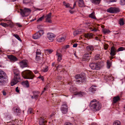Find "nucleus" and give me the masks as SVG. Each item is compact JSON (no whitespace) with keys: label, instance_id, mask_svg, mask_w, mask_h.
<instances>
[{"label":"nucleus","instance_id":"dca6fc26","mask_svg":"<svg viewBox=\"0 0 125 125\" xmlns=\"http://www.w3.org/2000/svg\"><path fill=\"white\" fill-rule=\"evenodd\" d=\"M97 87L96 85H93L90 87L89 90V92L91 93H94L97 90L95 88Z\"/></svg>","mask_w":125,"mask_h":125},{"label":"nucleus","instance_id":"e2e57ef3","mask_svg":"<svg viewBox=\"0 0 125 125\" xmlns=\"http://www.w3.org/2000/svg\"><path fill=\"white\" fill-rule=\"evenodd\" d=\"M70 45H66L64 48L65 49H67L69 48Z\"/></svg>","mask_w":125,"mask_h":125},{"label":"nucleus","instance_id":"0eeeda50","mask_svg":"<svg viewBox=\"0 0 125 125\" xmlns=\"http://www.w3.org/2000/svg\"><path fill=\"white\" fill-rule=\"evenodd\" d=\"M60 109L62 112L64 114H66L68 111V105L66 103H63Z\"/></svg>","mask_w":125,"mask_h":125},{"label":"nucleus","instance_id":"f8f14e48","mask_svg":"<svg viewBox=\"0 0 125 125\" xmlns=\"http://www.w3.org/2000/svg\"><path fill=\"white\" fill-rule=\"evenodd\" d=\"M28 61L26 60H23L19 62L21 67L22 68L27 67Z\"/></svg>","mask_w":125,"mask_h":125},{"label":"nucleus","instance_id":"412c9836","mask_svg":"<svg viewBox=\"0 0 125 125\" xmlns=\"http://www.w3.org/2000/svg\"><path fill=\"white\" fill-rule=\"evenodd\" d=\"M83 33L81 29H79L73 32V35L74 36L77 35L82 34Z\"/></svg>","mask_w":125,"mask_h":125},{"label":"nucleus","instance_id":"49530a36","mask_svg":"<svg viewBox=\"0 0 125 125\" xmlns=\"http://www.w3.org/2000/svg\"><path fill=\"white\" fill-rule=\"evenodd\" d=\"M40 60V56L38 55H36V60L37 62H38Z\"/></svg>","mask_w":125,"mask_h":125},{"label":"nucleus","instance_id":"5fc2aeb1","mask_svg":"<svg viewBox=\"0 0 125 125\" xmlns=\"http://www.w3.org/2000/svg\"><path fill=\"white\" fill-rule=\"evenodd\" d=\"M64 125H73V124L70 122H66L64 124Z\"/></svg>","mask_w":125,"mask_h":125},{"label":"nucleus","instance_id":"f257e3e1","mask_svg":"<svg viewBox=\"0 0 125 125\" xmlns=\"http://www.w3.org/2000/svg\"><path fill=\"white\" fill-rule=\"evenodd\" d=\"M102 106L101 103L95 99L91 101L89 104L90 109L94 112L99 111L102 107Z\"/></svg>","mask_w":125,"mask_h":125},{"label":"nucleus","instance_id":"a19ab883","mask_svg":"<svg viewBox=\"0 0 125 125\" xmlns=\"http://www.w3.org/2000/svg\"><path fill=\"white\" fill-rule=\"evenodd\" d=\"M125 50V48L123 47H121L119 48L117 50V52H118L119 51H123Z\"/></svg>","mask_w":125,"mask_h":125},{"label":"nucleus","instance_id":"4468645a","mask_svg":"<svg viewBox=\"0 0 125 125\" xmlns=\"http://www.w3.org/2000/svg\"><path fill=\"white\" fill-rule=\"evenodd\" d=\"M86 94V93L84 92L76 91L74 95H77L79 97H82L85 95Z\"/></svg>","mask_w":125,"mask_h":125},{"label":"nucleus","instance_id":"473e14b6","mask_svg":"<svg viewBox=\"0 0 125 125\" xmlns=\"http://www.w3.org/2000/svg\"><path fill=\"white\" fill-rule=\"evenodd\" d=\"M114 8L111 7L107 10V11L110 13H114Z\"/></svg>","mask_w":125,"mask_h":125},{"label":"nucleus","instance_id":"aec40b11","mask_svg":"<svg viewBox=\"0 0 125 125\" xmlns=\"http://www.w3.org/2000/svg\"><path fill=\"white\" fill-rule=\"evenodd\" d=\"M78 5L79 6L81 7H85L84 3L83 0H78Z\"/></svg>","mask_w":125,"mask_h":125},{"label":"nucleus","instance_id":"6ab92c4d","mask_svg":"<svg viewBox=\"0 0 125 125\" xmlns=\"http://www.w3.org/2000/svg\"><path fill=\"white\" fill-rule=\"evenodd\" d=\"M13 110L18 115H19L21 113L20 109L18 107H14L13 108Z\"/></svg>","mask_w":125,"mask_h":125},{"label":"nucleus","instance_id":"cd10ccee","mask_svg":"<svg viewBox=\"0 0 125 125\" xmlns=\"http://www.w3.org/2000/svg\"><path fill=\"white\" fill-rule=\"evenodd\" d=\"M89 17L92 19L95 20L97 19V18L95 16V13L94 12H92V13L90 14L89 15Z\"/></svg>","mask_w":125,"mask_h":125},{"label":"nucleus","instance_id":"2eb2a0df","mask_svg":"<svg viewBox=\"0 0 125 125\" xmlns=\"http://www.w3.org/2000/svg\"><path fill=\"white\" fill-rule=\"evenodd\" d=\"M121 99L119 95L115 96L113 97L112 101V104H114L117 103Z\"/></svg>","mask_w":125,"mask_h":125},{"label":"nucleus","instance_id":"c03bdc74","mask_svg":"<svg viewBox=\"0 0 125 125\" xmlns=\"http://www.w3.org/2000/svg\"><path fill=\"white\" fill-rule=\"evenodd\" d=\"M104 48L105 50H107L109 47V45L106 43L104 45Z\"/></svg>","mask_w":125,"mask_h":125},{"label":"nucleus","instance_id":"de8ad7c7","mask_svg":"<svg viewBox=\"0 0 125 125\" xmlns=\"http://www.w3.org/2000/svg\"><path fill=\"white\" fill-rule=\"evenodd\" d=\"M44 15L42 17L39 18L37 20V21L39 22L40 21H42V20L44 18Z\"/></svg>","mask_w":125,"mask_h":125},{"label":"nucleus","instance_id":"ddd939ff","mask_svg":"<svg viewBox=\"0 0 125 125\" xmlns=\"http://www.w3.org/2000/svg\"><path fill=\"white\" fill-rule=\"evenodd\" d=\"M55 35L52 33H47V38L50 41V42L53 41L54 39Z\"/></svg>","mask_w":125,"mask_h":125},{"label":"nucleus","instance_id":"5701e85b","mask_svg":"<svg viewBox=\"0 0 125 125\" xmlns=\"http://www.w3.org/2000/svg\"><path fill=\"white\" fill-rule=\"evenodd\" d=\"M39 92L38 91H33V96L34 97V98L36 100H37L39 96L38 94H39Z\"/></svg>","mask_w":125,"mask_h":125},{"label":"nucleus","instance_id":"f704fd0d","mask_svg":"<svg viewBox=\"0 0 125 125\" xmlns=\"http://www.w3.org/2000/svg\"><path fill=\"white\" fill-rule=\"evenodd\" d=\"M120 10L119 8L116 7L114 8V13H119L120 12Z\"/></svg>","mask_w":125,"mask_h":125},{"label":"nucleus","instance_id":"a18cd8bd","mask_svg":"<svg viewBox=\"0 0 125 125\" xmlns=\"http://www.w3.org/2000/svg\"><path fill=\"white\" fill-rule=\"evenodd\" d=\"M120 3L121 5H125V0H120Z\"/></svg>","mask_w":125,"mask_h":125},{"label":"nucleus","instance_id":"338daca9","mask_svg":"<svg viewBox=\"0 0 125 125\" xmlns=\"http://www.w3.org/2000/svg\"><path fill=\"white\" fill-rule=\"evenodd\" d=\"M78 45V44L77 43H75L73 45V47H77V45Z\"/></svg>","mask_w":125,"mask_h":125},{"label":"nucleus","instance_id":"1a4fd4ad","mask_svg":"<svg viewBox=\"0 0 125 125\" xmlns=\"http://www.w3.org/2000/svg\"><path fill=\"white\" fill-rule=\"evenodd\" d=\"M92 53L91 52H88L85 53L83 56L82 60L84 61L89 60L90 59Z\"/></svg>","mask_w":125,"mask_h":125},{"label":"nucleus","instance_id":"423d86ee","mask_svg":"<svg viewBox=\"0 0 125 125\" xmlns=\"http://www.w3.org/2000/svg\"><path fill=\"white\" fill-rule=\"evenodd\" d=\"M21 81V78L20 74L17 75H14L13 79L11 81V84L13 86L16 84Z\"/></svg>","mask_w":125,"mask_h":125},{"label":"nucleus","instance_id":"b1692460","mask_svg":"<svg viewBox=\"0 0 125 125\" xmlns=\"http://www.w3.org/2000/svg\"><path fill=\"white\" fill-rule=\"evenodd\" d=\"M8 58L11 60L13 61H15L17 60V59L16 57L12 55H9Z\"/></svg>","mask_w":125,"mask_h":125},{"label":"nucleus","instance_id":"a878e982","mask_svg":"<svg viewBox=\"0 0 125 125\" xmlns=\"http://www.w3.org/2000/svg\"><path fill=\"white\" fill-rule=\"evenodd\" d=\"M56 55L58 56L57 61L58 62H60V61L62 60V55L61 53H58L56 54Z\"/></svg>","mask_w":125,"mask_h":125},{"label":"nucleus","instance_id":"9b49d317","mask_svg":"<svg viewBox=\"0 0 125 125\" xmlns=\"http://www.w3.org/2000/svg\"><path fill=\"white\" fill-rule=\"evenodd\" d=\"M117 50L116 48L114 46V45L113 44V46L111 47L110 54L111 56H114L116 53Z\"/></svg>","mask_w":125,"mask_h":125},{"label":"nucleus","instance_id":"20e7f679","mask_svg":"<svg viewBox=\"0 0 125 125\" xmlns=\"http://www.w3.org/2000/svg\"><path fill=\"white\" fill-rule=\"evenodd\" d=\"M20 14L23 17L27 16L31 12V10L29 9L25 8L23 9H20Z\"/></svg>","mask_w":125,"mask_h":125},{"label":"nucleus","instance_id":"58836bf2","mask_svg":"<svg viewBox=\"0 0 125 125\" xmlns=\"http://www.w3.org/2000/svg\"><path fill=\"white\" fill-rule=\"evenodd\" d=\"M102 31L104 34L108 33L110 32V31L109 30L105 29H104L102 30Z\"/></svg>","mask_w":125,"mask_h":125},{"label":"nucleus","instance_id":"e433bc0d","mask_svg":"<svg viewBox=\"0 0 125 125\" xmlns=\"http://www.w3.org/2000/svg\"><path fill=\"white\" fill-rule=\"evenodd\" d=\"M121 122L119 121H115L113 123V125H121Z\"/></svg>","mask_w":125,"mask_h":125},{"label":"nucleus","instance_id":"39448f33","mask_svg":"<svg viewBox=\"0 0 125 125\" xmlns=\"http://www.w3.org/2000/svg\"><path fill=\"white\" fill-rule=\"evenodd\" d=\"M7 76L6 73L3 71H0V84H3L5 82L4 79H7Z\"/></svg>","mask_w":125,"mask_h":125},{"label":"nucleus","instance_id":"a211bd4d","mask_svg":"<svg viewBox=\"0 0 125 125\" xmlns=\"http://www.w3.org/2000/svg\"><path fill=\"white\" fill-rule=\"evenodd\" d=\"M85 37L88 39H92L93 38V34L92 33H87L85 34L84 35Z\"/></svg>","mask_w":125,"mask_h":125},{"label":"nucleus","instance_id":"ea45409f","mask_svg":"<svg viewBox=\"0 0 125 125\" xmlns=\"http://www.w3.org/2000/svg\"><path fill=\"white\" fill-rule=\"evenodd\" d=\"M100 58V55L99 54H97L95 55V59L96 60H98Z\"/></svg>","mask_w":125,"mask_h":125},{"label":"nucleus","instance_id":"72a5a7b5","mask_svg":"<svg viewBox=\"0 0 125 125\" xmlns=\"http://www.w3.org/2000/svg\"><path fill=\"white\" fill-rule=\"evenodd\" d=\"M107 68L109 69L112 65V62L109 60H108L107 61Z\"/></svg>","mask_w":125,"mask_h":125},{"label":"nucleus","instance_id":"8fccbe9b","mask_svg":"<svg viewBox=\"0 0 125 125\" xmlns=\"http://www.w3.org/2000/svg\"><path fill=\"white\" fill-rule=\"evenodd\" d=\"M0 25L4 27L8 26V24L5 23H0Z\"/></svg>","mask_w":125,"mask_h":125},{"label":"nucleus","instance_id":"79ce46f5","mask_svg":"<svg viewBox=\"0 0 125 125\" xmlns=\"http://www.w3.org/2000/svg\"><path fill=\"white\" fill-rule=\"evenodd\" d=\"M13 36H14L17 39L19 40L21 42V40L19 36L17 34H14L13 35Z\"/></svg>","mask_w":125,"mask_h":125},{"label":"nucleus","instance_id":"4d7b16f0","mask_svg":"<svg viewBox=\"0 0 125 125\" xmlns=\"http://www.w3.org/2000/svg\"><path fill=\"white\" fill-rule=\"evenodd\" d=\"M38 78L39 79H41L42 81H43L44 80V78L43 77V76H42L41 75H40L38 77Z\"/></svg>","mask_w":125,"mask_h":125},{"label":"nucleus","instance_id":"f3484780","mask_svg":"<svg viewBox=\"0 0 125 125\" xmlns=\"http://www.w3.org/2000/svg\"><path fill=\"white\" fill-rule=\"evenodd\" d=\"M69 90L70 92L71 93L73 94L74 95H75V93L76 92V91L75 92V91L77 90V88L74 86L71 85L70 87Z\"/></svg>","mask_w":125,"mask_h":125},{"label":"nucleus","instance_id":"6e6d98bb","mask_svg":"<svg viewBox=\"0 0 125 125\" xmlns=\"http://www.w3.org/2000/svg\"><path fill=\"white\" fill-rule=\"evenodd\" d=\"M47 52H48L49 54H51L53 51V50L52 49H47Z\"/></svg>","mask_w":125,"mask_h":125},{"label":"nucleus","instance_id":"7c9ffc66","mask_svg":"<svg viewBox=\"0 0 125 125\" xmlns=\"http://www.w3.org/2000/svg\"><path fill=\"white\" fill-rule=\"evenodd\" d=\"M21 84L23 85H25L27 87H29V82L27 80L21 83Z\"/></svg>","mask_w":125,"mask_h":125},{"label":"nucleus","instance_id":"0e129e2a","mask_svg":"<svg viewBox=\"0 0 125 125\" xmlns=\"http://www.w3.org/2000/svg\"><path fill=\"white\" fill-rule=\"evenodd\" d=\"M17 93H19V90L18 89V87H17L15 89Z\"/></svg>","mask_w":125,"mask_h":125},{"label":"nucleus","instance_id":"13d9d810","mask_svg":"<svg viewBox=\"0 0 125 125\" xmlns=\"http://www.w3.org/2000/svg\"><path fill=\"white\" fill-rule=\"evenodd\" d=\"M33 2L31 1H29V3H28L27 4H29L31 5H33Z\"/></svg>","mask_w":125,"mask_h":125},{"label":"nucleus","instance_id":"37998d69","mask_svg":"<svg viewBox=\"0 0 125 125\" xmlns=\"http://www.w3.org/2000/svg\"><path fill=\"white\" fill-rule=\"evenodd\" d=\"M41 50L39 49H38L37 50L36 52V55H41Z\"/></svg>","mask_w":125,"mask_h":125},{"label":"nucleus","instance_id":"3c124183","mask_svg":"<svg viewBox=\"0 0 125 125\" xmlns=\"http://www.w3.org/2000/svg\"><path fill=\"white\" fill-rule=\"evenodd\" d=\"M30 0H23V3L26 4H28L29 3V1Z\"/></svg>","mask_w":125,"mask_h":125},{"label":"nucleus","instance_id":"864d4df0","mask_svg":"<svg viewBox=\"0 0 125 125\" xmlns=\"http://www.w3.org/2000/svg\"><path fill=\"white\" fill-rule=\"evenodd\" d=\"M7 24H8V26H10V27H11L12 26V23L10 21H9L8 22Z\"/></svg>","mask_w":125,"mask_h":125},{"label":"nucleus","instance_id":"4be33fe9","mask_svg":"<svg viewBox=\"0 0 125 125\" xmlns=\"http://www.w3.org/2000/svg\"><path fill=\"white\" fill-rule=\"evenodd\" d=\"M39 124L40 125H46L47 122L46 120H45L44 119L41 118L39 121Z\"/></svg>","mask_w":125,"mask_h":125},{"label":"nucleus","instance_id":"680f3d73","mask_svg":"<svg viewBox=\"0 0 125 125\" xmlns=\"http://www.w3.org/2000/svg\"><path fill=\"white\" fill-rule=\"evenodd\" d=\"M16 25L20 27H22V26L21 24H19V23H17L16 24Z\"/></svg>","mask_w":125,"mask_h":125},{"label":"nucleus","instance_id":"6e6552de","mask_svg":"<svg viewBox=\"0 0 125 125\" xmlns=\"http://www.w3.org/2000/svg\"><path fill=\"white\" fill-rule=\"evenodd\" d=\"M44 33V32L43 30H40L33 35L32 38L33 39H39L43 34Z\"/></svg>","mask_w":125,"mask_h":125},{"label":"nucleus","instance_id":"052dcab7","mask_svg":"<svg viewBox=\"0 0 125 125\" xmlns=\"http://www.w3.org/2000/svg\"><path fill=\"white\" fill-rule=\"evenodd\" d=\"M62 67V65H61L59 64L57 66H56V69H57L59 68H60Z\"/></svg>","mask_w":125,"mask_h":125},{"label":"nucleus","instance_id":"774afa93","mask_svg":"<svg viewBox=\"0 0 125 125\" xmlns=\"http://www.w3.org/2000/svg\"><path fill=\"white\" fill-rule=\"evenodd\" d=\"M69 12L71 14H72L75 11H72L71 10H69Z\"/></svg>","mask_w":125,"mask_h":125},{"label":"nucleus","instance_id":"c9c22d12","mask_svg":"<svg viewBox=\"0 0 125 125\" xmlns=\"http://www.w3.org/2000/svg\"><path fill=\"white\" fill-rule=\"evenodd\" d=\"M13 72L14 75H17L20 74V72L17 69H14Z\"/></svg>","mask_w":125,"mask_h":125},{"label":"nucleus","instance_id":"bb28decb","mask_svg":"<svg viewBox=\"0 0 125 125\" xmlns=\"http://www.w3.org/2000/svg\"><path fill=\"white\" fill-rule=\"evenodd\" d=\"M94 47L92 45L87 46L86 47V49L88 51H93L94 50Z\"/></svg>","mask_w":125,"mask_h":125},{"label":"nucleus","instance_id":"c756f323","mask_svg":"<svg viewBox=\"0 0 125 125\" xmlns=\"http://www.w3.org/2000/svg\"><path fill=\"white\" fill-rule=\"evenodd\" d=\"M56 114L55 112H54L51 114L48 117V118L50 119H52L55 118V115Z\"/></svg>","mask_w":125,"mask_h":125},{"label":"nucleus","instance_id":"4c0bfd02","mask_svg":"<svg viewBox=\"0 0 125 125\" xmlns=\"http://www.w3.org/2000/svg\"><path fill=\"white\" fill-rule=\"evenodd\" d=\"M119 24L121 26L123 25L124 24V19L123 18H120L119 19Z\"/></svg>","mask_w":125,"mask_h":125},{"label":"nucleus","instance_id":"393cba45","mask_svg":"<svg viewBox=\"0 0 125 125\" xmlns=\"http://www.w3.org/2000/svg\"><path fill=\"white\" fill-rule=\"evenodd\" d=\"M91 2L93 4L97 5L100 3L101 0H90Z\"/></svg>","mask_w":125,"mask_h":125},{"label":"nucleus","instance_id":"9d476101","mask_svg":"<svg viewBox=\"0 0 125 125\" xmlns=\"http://www.w3.org/2000/svg\"><path fill=\"white\" fill-rule=\"evenodd\" d=\"M90 67L92 70H99V68L98 66V63L92 62L90 63L89 64Z\"/></svg>","mask_w":125,"mask_h":125},{"label":"nucleus","instance_id":"09e8293b","mask_svg":"<svg viewBox=\"0 0 125 125\" xmlns=\"http://www.w3.org/2000/svg\"><path fill=\"white\" fill-rule=\"evenodd\" d=\"M47 23H51L52 22V21L50 19V18H49V16H47Z\"/></svg>","mask_w":125,"mask_h":125},{"label":"nucleus","instance_id":"7ed1b4c3","mask_svg":"<svg viewBox=\"0 0 125 125\" xmlns=\"http://www.w3.org/2000/svg\"><path fill=\"white\" fill-rule=\"evenodd\" d=\"M75 78L76 81L78 83H85L86 82V79L85 76L79 74L76 75L75 76Z\"/></svg>","mask_w":125,"mask_h":125},{"label":"nucleus","instance_id":"2f4dec72","mask_svg":"<svg viewBox=\"0 0 125 125\" xmlns=\"http://www.w3.org/2000/svg\"><path fill=\"white\" fill-rule=\"evenodd\" d=\"M104 66V63L102 61H101L98 63V66L99 67V70Z\"/></svg>","mask_w":125,"mask_h":125},{"label":"nucleus","instance_id":"bf43d9fd","mask_svg":"<svg viewBox=\"0 0 125 125\" xmlns=\"http://www.w3.org/2000/svg\"><path fill=\"white\" fill-rule=\"evenodd\" d=\"M16 124V122L15 121H12V122L11 123L10 125H17Z\"/></svg>","mask_w":125,"mask_h":125},{"label":"nucleus","instance_id":"69168bd1","mask_svg":"<svg viewBox=\"0 0 125 125\" xmlns=\"http://www.w3.org/2000/svg\"><path fill=\"white\" fill-rule=\"evenodd\" d=\"M46 88H46V86H45V87L43 89V90L42 91V93H43L44 92V91L46 90Z\"/></svg>","mask_w":125,"mask_h":125},{"label":"nucleus","instance_id":"603ef678","mask_svg":"<svg viewBox=\"0 0 125 125\" xmlns=\"http://www.w3.org/2000/svg\"><path fill=\"white\" fill-rule=\"evenodd\" d=\"M33 109L32 108H29L28 110V112L30 114H31L32 113Z\"/></svg>","mask_w":125,"mask_h":125},{"label":"nucleus","instance_id":"f03ea898","mask_svg":"<svg viewBox=\"0 0 125 125\" xmlns=\"http://www.w3.org/2000/svg\"><path fill=\"white\" fill-rule=\"evenodd\" d=\"M21 75L25 79H33L34 77V75L32 72L29 70L24 71L22 72Z\"/></svg>","mask_w":125,"mask_h":125},{"label":"nucleus","instance_id":"c85d7f7f","mask_svg":"<svg viewBox=\"0 0 125 125\" xmlns=\"http://www.w3.org/2000/svg\"><path fill=\"white\" fill-rule=\"evenodd\" d=\"M65 38L64 37H59L57 39L56 41L59 42H64L65 40Z\"/></svg>","mask_w":125,"mask_h":125}]
</instances>
